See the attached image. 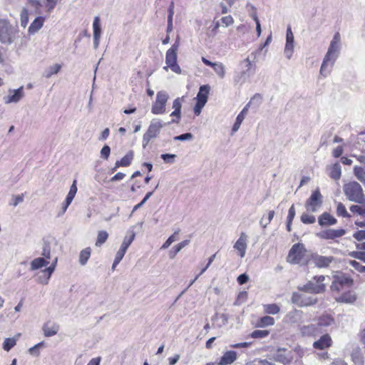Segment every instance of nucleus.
Masks as SVG:
<instances>
[{
    "label": "nucleus",
    "instance_id": "obj_14",
    "mask_svg": "<svg viewBox=\"0 0 365 365\" xmlns=\"http://www.w3.org/2000/svg\"><path fill=\"white\" fill-rule=\"evenodd\" d=\"M31 7L35 9L36 13H40V9L43 6V0H27ZM57 0H46V9L48 13H50L56 6Z\"/></svg>",
    "mask_w": 365,
    "mask_h": 365
},
{
    "label": "nucleus",
    "instance_id": "obj_33",
    "mask_svg": "<svg viewBox=\"0 0 365 365\" xmlns=\"http://www.w3.org/2000/svg\"><path fill=\"white\" fill-rule=\"evenodd\" d=\"M135 237V232L131 230H128L127 235L125 236L123 241L120 245V248L127 250L128 247L131 245Z\"/></svg>",
    "mask_w": 365,
    "mask_h": 365
},
{
    "label": "nucleus",
    "instance_id": "obj_59",
    "mask_svg": "<svg viewBox=\"0 0 365 365\" xmlns=\"http://www.w3.org/2000/svg\"><path fill=\"white\" fill-rule=\"evenodd\" d=\"M193 138V135L191 133H185L183 134H181L180 135L175 136L173 138L174 140H179V141H185V140H190Z\"/></svg>",
    "mask_w": 365,
    "mask_h": 365
},
{
    "label": "nucleus",
    "instance_id": "obj_53",
    "mask_svg": "<svg viewBox=\"0 0 365 365\" xmlns=\"http://www.w3.org/2000/svg\"><path fill=\"white\" fill-rule=\"evenodd\" d=\"M244 119L245 118L243 116V113H239L237 115V116L236 118V120H235V122L232 126V130L233 133L237 132L239 130Z\"/></svg>",
    "mask_w": 365,
    "mask_h": 365
},
{
    "label": "nucleus",
    "instance_id": "obj_4",
    "mask_svg": "<svg viewBox=\"0 0 365 365\" xmlns=\"http://www.w3.org/2000/svg\"><path fill=\"white\" fill-rule=\"evenodd\" d=\"M344 192L346 198L358 204H365V195L361 185L356 182H349L344 185Z\"/></svg>",
    "mask_w": 365,
    "mask_h": 365
},
{
    "label": "nucleus",
    "instance_id": "obj_24",
    "mask_svg": "<svg viewBox=\"0 0 365 365\" xmlns=\"http://www.w3.org/2000/svg\"><path fill=\"white\" fill-rule=\"evenodd\" d=\"M334 322L333 317L329 314H324L319 317L317 325L319 329L324 331V328L332 325Z\"/></svg>",
    "mask_w": 365,
    "mask_h": 365
},
{
    "label": "nucleus",
    "instance_id": "obj_27",
    "mask_svg": "<svg viewBox=\"0 0 365 365\" xmlns=\"http://www.w3.org/2000/svg\"><path fill=\"white\" fill-rule=\"evenodd\" d=\"M212 321L216 327L220 328L227 324L228 316L226 314L217 313L212 317Z\"/></svg>",
    "mask_w": 365,
    "mask_h": 365
},
{
    "label": "nucleus",
    "instance_id": "obj_29",
    "mask_svg": "<svg viewBox=\"0 0 365 365\" xmlns=\"http://www.w3.org/2000/svg\"><path fill=\"white\" fill-rule=\"evenodd\" d=\"M356 299V297L354 294H353L351 292L349 291L347 292H345L342 294L339 297L336 298V301L337 302H341V303H346V304H351L354 302Z\"/></svg>",
    "mask_w": 365,
    "mask_h": 365
},
{
    "label": "nucleus",
    "instance_id": "obj_48",
    "mask_svg": "<svg viewBox=\"0 0 365 365\" xmlns=\"http://www.w3.org/2000/svg\"><path fill=\"white\" fill-rule=\"evenodd\" d=\"M246 9H247L250 16H251L253 20H257L258 19L257 14V9L253 4H252L250 2L247 3Z\"/></svg>",
    "mask_w": 365,
    "mask_h": 365
},
{
    "label": "nucleus",
    "instance_id": "obj_7",
    "mask_svg": "<svg viewBox=\"0 0 365 365\" xmlns=\"http://www.w3.org/2000/svg\"><path fill=\"white\" fill-rule=\"evenodd\" d=\"M325 276H314L303 287H299V289L311 294H320L325 291L326 285L324 283Z\"/></svg>",
    "mask_w": 365,
    "mask_h": 365
},
{
    "label": "nucleus",
    "instance_id": "obj_50",
    "mask_svg": "<svg viewBox=\"0 0 365 365\" xmlns=\"http://www.w3.org/2000/svg\"><path fill=\"white\" fill-rule=\"evenodd\" d=\"M294 52V43L286 42L284 47V55L287 58L290 59Z\"/></svg>",
    "mask_w": 365,
    "mask_h": 365
},
{
    "label": "nucleus",
    "instance_id": "obj_30",
    "mask_svg": "<svg viewBox=\"0 0 365 365\" xmlns=\"http://www.w3.org/2000/svg\"><path fill=\"white\" fill-rule=\"evenodd\" d=\"M59 326L56 324H53L49 326V323H46L43 327V331L45 336L50 337L56 335L58 331Z\"/></svg>",
    "mask_w": 365,
    "mask_h": 365
},
{
    "label": "nucleus",
    "instance_id": "obj_58",
    "mask_svg": "<svg viewBox=\"0 0 365 365\" xmlns=\"http://www.w3.org/2000/svg\"><path fill=\"white\" fill-rule=\"evenodd\" d=\"M247 365H274V364L267 361V359H255L247 363Z\"/></svg>",
    "mask_w": 365,
    "mask_h": 365
},
{
    "label": "nucleus",
    "instance_id": "obj_55",
    "mask_svg": "<svg viewBox=\"0 0 365 365\" xmlns=\"http://www.w3.org/2000/svg\"><path fill=\"white\" fill-rule=\"evenodd\" d=\"M160 158L163 160V161L165 163L173 164V163H174V162L175 160L176 155L170 154V153H165V154H162L160 155Z\"/></svg>",
    "mask_w": 365,
    "mask_h": 365
},
{
    "label": "nucleus",
    "instance_id": "obj_23",
    "mask_svg": "<svg viewBox=\"0 0 365 365\" xmlns=\"http://www.w3.org/2000/svg\"><path fill=\"white\" fill-rule=\"evenodd\" d=\"M319 225L322 227L331 226L336 224L337 220L329 213L325 212L318 217Z\"/></svg>",
    "mask_w": 365,
    "mask_h": 365
},
{
    "label": "nucleus",
    "instance_id": "obj_63",
    "mask_svg": "<svg viewBox=\"0 0 365 365\" xmlns=\"http://www.w3.org/2000/svg\"><path fill=\"white\" fill-rule=\"evenodd\" d=\"M110 153V148L108 145H105L101 150V157L105 160H108Z\"/></svg>",
    "mask_w": 365,
    "mask_h": 365
},
{
    "label": "nucleus",
    "instance_id": "obj_42",
    "mask_svg": "<svg viewBox=\"0 0 365 365\" xmlns=\"http://www.w3.org/2000/svg\"><path fill=\"white\" fill-rule=\"evenodd\" d=\"M336 215L339 217H342L345 218H349L351 215L347 212L346 207L342 202H337L336 205Z\"/></svg>",
    "mask_w": 365,
    "mask_h": 365
},
{
    "label": "nucleus",
    "instance_id": "obj_17",
    "mask_svg": "<svg viewBox=\"0 0 365 365\" xmlns=\"http://www.w3.org/2000/svg\"><path fill=\"white\" fill-rule=\"evenodd\" d=\"M182 101V98H177L173 101V108H174V110L171 113L170 116L173 117L174 118H173L170 122H168V124L178 123L180 122L181 118V108Z\"/></svg>",
    "mask_w": 365,
    "mask_h": 365
},
{
    "label": "nucleus",
    "instance_id": "obj_34",
    "mask_svg": "<svg viewBox=\"0 0 365 365\" xmlns=\"http://www.w3.org/2000/svg\"><path fill=\"white\" fill-rule=\"evenodd\" d=\"M49 262L43 257H38L31 262V270L34 271L48 264Z\"/></svg>",
    "mask_w": 365,
    "mask_h": 365
},
{
    "label": "nucleus",
    "instance_id": "obj_1",
    "mask_svg": "<svg viewBox=\"0 0 365 365\" xmlns=\"http://www.w3.org/2000/svg\"><path fill=\"white\" fill-rule=\"evenodd\" d=\"M262 51V48L257 49L250 53V55L240 61L239 66L240 71L236 72L234 76V82L236 84L242 85L245 83L251 76L254 75L256 71L255 59Z\"/></svg>",
    "mask_w": 365,
    "mask_h": 365
},
{
    "label": "nucleus",
    "instance_id": "obj_21",
    "mask_svg": "<svg viewBox=\"0 0 365 365\" xmlns=\"http://www.w3.org/2000/svg\"><path fill=\"white\" fill-rule=\"evenodd\" d=\"M134 153L133 150L128 151L126 155L121 158L120 160H118L115 163L114 168L112 169V172L115 171L120 167H127L131 164L133 159Z\"/></svg>",
    "mask_w": 365,
    "mask_h": 365
},
{
    "label": "nucleus",
    "instance_id": "obj_52",
    "mask_svg": "<svg viewBox=\"0 0 365 365\" xmlns=\"http://www.w3.org/2000/svg\"><path fill=\"white\" fill-rule=\"evenodd\" d=\"M179 232L180 230H178L175 231L173 235H170L161 246V249L165 250L168 248L170 246V245L176 240L175 235H178Z\"/></svg>",
    "mask_w": 365,
    "mask_h": 365
},
{
    "label": "nucleus",
    "instance_id": "obj_49",
    "mask_svg": "<svg viewBox=\"0 0 365 365\" xmlns=\"http://www.w3.org/2000/svg\"><path fill=\"white\" fill-rule=\"evenodd\" d=\"M274 324V319L273 317L269 316H265L260 318L259 325L261 327H267L270 325H273Z\"/></svg>",
    "mask_w": 365,
    "mask_h": 365
},
{
    "label": "nucleus",
    "instance_id": "obj_43",
    "mask_svg": "<svg viewBox=\"0 0 365 365\" xmlns=\"http://www.w3.org/2000/svg\"><path fill=\"white\" fill-rule=\"evenodd\" d=\"M354 173L359 181L365 184V168L355 166L354 168Z\"/></svg>",
    "mask_w": 365,
    "mask_h": 365
},
{
    "label": "nucleus",
    "instance_id": "obj_47",
    "mask_svg": "<svg viewBox=\"0 0 365 365\" xmlns=\"http://www.w3.org/2000/svg\"><path fill=\"white\" fill-rule=\"evenodd\" d=\"M21 26L23 27H26L29 22V11L28 9L26 8H23L21 14Z\"/></svg>",
    "mask_w": 365,
    "mask_h": 365
},
{
    "label": "nucleus",
    "instance_id": "obj_9",
    "mask_svg": "<svg viewBox=\"0 0 365 365\" xmlns=\"http://www.w3.org/2000/svg\"><path fill=\"white\" fill-rule=\"evenodd\" d=\"M169 99L168 93L165 91H158L155 101L151 108V112L154 115H162L166 112V104Z\"/></svg>",
    "mask_w": 365,
    "mask_h": 365
},
{
    "label": "nucleus",
    "instance_id": "obj_64",
    "mask_svg": "<svg viewBox=\"0 0 365 365\" xmlns=\"http://www.w3.org/2000/svg\"><path fill=\"white\" fill-rule=\"evenodd\" d=\"M353 237L359 242L365 240V230H358L354 233Z\"/></svg>",
    "mask_w": 365,
    "mask_h": 365
},
{
    "label": "nucleus",
    "instance_id": "obj_16",
    "mask_svg": "<svg viewBox=\"0 0 365 365\" xmlns=\"http://www.w3.org/2000/svg\"><path fill=\"white\" fill-rule=\"evenodd\" d=\"M234 249L238 252V255L243 258L245 256L247 247V235L245 232H242L238 240L233 246Z\"/></svg>",
    "mask_w": 365,
    "mask_h": 365
},
{
    "label": "nucleus",
    "instance_id": "obj_31",
    "mask_svg": "<svg viewBox=\"0 0 365 365\" xmlns=\"http://www.w3.org/2000/svg\"><path fill=\"white\" fill-rule=\"evenodd\" d=\"M189 240H185L182 241L181 242L178 243L175 246H174L170 251H169V257L170 259H174L176 256V255L185 247L188 245L190 244Z\"/></svg>",
    "mask_w": 365,
    "mask_h": 365
},
{
    "label": "nucleus",
    "instance_id": "obj_11",
    "mask_svg": "<svg viewBox=\"0 0 365 365\" xmlns=\"http://www.w3.org/2000/svg\"><path fill=\"white\" fill-rule=\"evenodd\" d=\"M353 284V279L345 275L340 274L334 277V280L331 284V289L336 292H340L345 288H350Z\"/></svg>",
    "mask_w": 365,
    "mask_h": 365
},
{
    "label": "nucleus",
    "instance_id": "obj_51",
    "mask_svg": "<svg viewBox=\"0 0 365 365\" xmlns=\"http://www.w3.org/2000/svg\"><path fill=\"white\" fill-rule=\"evenodd\" d=\"M41 255L43 256V258L46 259H51V246L47 242H44L43 243Z\"/></svg>",
    "mask_w": 365,
    "mask_h": 365
},
{
    "label": "nucleus",
    "instance_id": "obj_41",
    "mask_svg": "<svg viewBox=\"0 0 365 365\" xmlns=\"http://www.w3.org/2000/svg\"><path fill=\"white\" fill-rule=\"evenodd\" d=\"M280 311V307L277 304H268L264 305V312L269 314H276Z\"/></svg>",
    "mask_w": 365,
    "mask_h": 365
},
{
    "label": "nucleus",
    "instance_id": "obj_32",
    "mask_svg": "<svg viewBox=\"0 0 365 365\" xmlns=\"http://www.w3.org/2000/svg\"><path fill=\"white\" fill-rule=\"evenodd\" d=\"M24 96V91L23 87H20L14 91V93L11 96L8 97V99L6 100V103H17L19 102Z\"/></svg>",
    "mask_w": 365,
    "mask_h": 365
},
{
    "label": "nucleus",
    "instance_id": "obj_20",
    "mask_svg": "<svg viewBox=\"0 0 365 365\" xmlns=\"http://www.w3.org/2000/svg\"><path fill=\"white\" fill-rule=\"evenodd\" d=\"M301 334L303 336H316L322 333L317 324H309L300 327Z\"/></svg>",
    "mask_w": 365,
    "mask_h": 365
},
{
    "label": "nucleus",
    "instance_id": "obj_39",
    "mask_svg": "<svg viewBox=\"0 0 365 365\" xmlns=\"http://www.w3.org/2000/svg\"><path fill=\"white\" fill-rule=\"evenodd\" d=\"M91 250L90 247H86L81 251L79 255V263L81 265H85L87 263L91 257Z\"/></svg>",
    "mask_w": 365,
    "mask_h": 365
},
{
    "label": "nucleus",
    "instance_id": "obj_35",
    "mask_svg": "<svg viewBox=\"0 0 365 365\" xmlns=\"http://www.w3.org/2000/svg\"><path fill=\"white\" fill-rule=\"evenodd\" d=\"M304 295L297 292H294L292 296V302L299 307L311 306L312 302H303Z\"/></svg>",
    "mask_w": 365,
    "mask_h": 365
},
{
    "label": "nucleus",
    "instance_id": "obj_37",
    "mask_svg": "<svg viewBox=\"0 0 365 365\" xmlns=\"http://www.w3.org/2000/svg\"><path fill=\"white\" fill-rule=\"evenodd\" d=\"M61 67V65L58 63H56L49 66L44 71L43 73V77L46 78H51L53 75L58 73L60 71Z\"/></svg>",
    "mask_w": 365,
    "mask_h": 365
},
{
    "label": "nucleus",
    "instance_id": "obj_45",
    "mask_svg": "<svg viewBox=\"0 0 365 365\" xmlns=\"http://www.w3.org/2000/svg\"><path fill=\"white\" fill-rule=\"evenodd\" d=\"M108 237V234L106 231L98 232L96 245L98 247L101 246L107 240Z\"/></svg>",
    "mask_w": 365,
    "mask_h": 365
},
{
    "label": "nucleus",
    "instance_id": "obj_5",
    "mask_svg": "<svg viewBox=\"0 0 365 365\" xmlns=\"http://www.w3.org/2000/svg\"><path fill=\"white\" fill-rule=\"evenodd\" d=\"M296 354L302 357L303 354L302 349L299 347L292 350L282 348L277 349V352L274 354L273 359L274 361L282 363L284 365H288L294 360Z\"/></svg>",
    "mask_w": 365,
    "mask_h": 365
},
{
    "label": "nucleus",
    "instance_id": "obj_54",
    "mask_svg": "<svg viewBox=\"0 0 365 365\" xmlns=\"http://www.w3.org/2000/svg\"><path fill=\"white\" fill-rule=\"evenodd\" d=\"M301 221L304 224H313L316 221V218L314 215H310L307 213H303L301 215Z\"/></svg>",
    "mask_w": 365,
    "mask_h": 365
},
{
    "label": "nucleus",
    "instance_id": "obj_15",
    "mask_svg": "<svg viewBox=\"0 0 365 365\" xmlns=\"http://www.w3.org/2000/svg\"><path fill=\"white\" fill-rule=\"evenodd\" d=\"M346 232L344 229H328L317 233V235L324 240H334L344 236Z\"/></svg>",
    "mask_w": 365,
    "mask_h": 365
},
{
    "label": "nucleus",
    "instance_id": "obj_28",
    "mask_svg": "<svg viewBox=\"0 0 365 365\" xmlns=\"http://www.w3.org/2000/svg\"><path fill=\"white\" fill-rule=\"evenodd\" d=\"M210 91V86L208 85H203L200 87V90L197 94V101L206 103L207 101V96Z\"/></svg>",
    "mask_w": 365,
    "mask_h": 365
},
{
    "label": "nucleus",
    "instance_id": "obj_6",
    "mask_svg": "<svg viewBox=\"0 0 365 365\" xmlns=\"http://www.w3.org/2000/svg\"><path fill=\"white\" fill-rule=\"evenodd\" d=\"M168 125V123H163L160 119L154 118L150 121L147 131L143 136V147L145 148L148 145L149 142L158 137L160 134L163 127Z\"/></svg>",
    "mask_w": 365,
    "mask_h": 365
},
{
    "label": "nucleus",
    "instance_id": "obj_60",
    "mask_svg": "<svg viewBox=\"0 0 365 365\" xmlns=\"http://www.w3.org/2000/svg\"><path fill=\"white\" fill-rule=\"evenodd\" d=\"M351 257L359 259L365 262V252L361 251H353L349 253Z\"/></svg>",
    "mask_w": 365,
    "mask_h": 365
},
{
    "label": "nucleus",
    "instance_id": "obj_22",
    "mask_svg": "<svg viewBox=\"0 0 365 365\" xmlns=\"http://www.w3.org/2000/svg\"><path fill=\"white\" fill-rule=\"evenodd\" d=\"M237 352L235 351H227L220 358L218 365H229L236 361Z\"/></svg>",
    "mask_w": 365,
    "mask_h": 365
},
{
    "label": "nucleus",
    "instance_id": "obj_18",
    "mask_svg": "<svg viewBox=\"0 0 365 365\" xmlns=\"http://www.w3.org/2000/svg\"><path fill=\"white\" fill-rule=\"evenodd\" d=\"M303 312L298 309H294L288 312L284 318V322L287 324H294L303 322Z\"/></svg>",
    "mask_w": 365,
    "mask_h": 365
},
{
    "label": "nucleus",
    "instance_id": "obj_13",
    "mask_svg": "<svg viewBox=\"0 0 365 365\" xmlns=\"http://www.w3.org/2000/svg\"><path fill=\"white\" fill-rule=\"evenodd\" d=\"M310 259L315 267L320 269L329 268L331 264L336 262V259L333 256H323L317 253L312 254Z\"/></svg>",
    "mask_w": 365,
    "mask_h": 365
},
{
    "label": "nucleus",
    "instance_id": "obj_61",
    "mask_svg": "<svg viewBox=\"0 0 365 365\" xmlns=\"http://www.w3.org/2000/svg\"><path fill=\"white\" fill-rule=\"evenodd\" d=\"M349 264L354 267L355 269L358 270L359 272L363 273L365 272V266H363L359 262L355 260H350Z\"/></svg>",
    "mask_w": 365,
    "mask_h": 365
},
{
    "label": "nucleus",
    "instance_id": "obj_56",
    "mask_svg": "<svg viewBox=\"0 0 365 365\" xmlns=\"http://www.w3.org/2000/svg\"><path fill=\"white\" fill-rule=\"evenodd\" d=\"M269 331L267 330H255L252 332L251 336L255 339H262L268 336Z\"/></svg>",
    "mask_w": 365,
    "mask_h": 365
},
{
    "label": "nucleus",
    "instance_id": "obj_62",
    "mask_svg": "<svg viewBox=\"0 0 365 365\" xmlns=\"http://www.w3.org/2000/svg\"><path fill=\"white\" fill-rule=\"evenodd\" d=\"M43 345H44V343L43 341L39 342V343L36 344V345H34V346L31 347L29 349V352L32 355L38 356L39 355L38 349H39V348L43 346Z\"/></svg>",
    "mask_w": 365,
    "mask_h": 365
},
{
    "label": "nucleus",
    "instance_id": "obj_26",
    "mask_svg": "<svg viewBox=\"0 0 365 365\" xmlns=\"http://www.w3.org/2000/svg\"><path fill=\"white\" fill-rule=\"evenodd\" d=\"M57 263V258H55L54 261L52 262V264L45 269L42 270L41 272L43 274H46V277L44 279H42V277L39 278V283L43 284H46L48 282V279H50L51 274L54 272V269L56 268Z\"/></svg>",
    "mask_w": 365,
    "mask_h": 365
},
{
    "label": "nucleus",
    "instance_id": "obj_8",
    "mask_svg": "<svg viewBox=\"0 0 365 365\" xmlns=\"http://www.w3.org/2000/svg\"><path fill=\"white\" fill-rule=\"evenodd\" d=\"M180 46L179 37L177 38L175 43L167 51L165 55V63L167 66L169 67L172 71L176 73H181V68L177 63V51Z\"/></svg>",
    "mask_w": 365,
    "mask_h": 365
},
{
    "label": "nucleus",
    "instance_id": "obj_46",
    "mask_svg": "<svg viewBox=\"0 0 365 365\" xmlns=\"http://www.w3.org/2000/svg\"><path fill=\"white\" fill-rule=\"evenodd\" d=\"M16 344V339L15 338H6L3 343V349L9 351H10Z\"/></svg>",
    "mask_w": 365,
    "mask_h": 365
},
{
    "label": "nucleus",
    "instance_id": "obj_2",
    "mask_svg": "<svg viewBox=\"0 0 365 365\" xmlns=\"http://www.w3.org/2000/svg\"><path fill=\"white\" fill-rule=\"evenodd\" d=\"M339 44L340 36L339 33H336L331 41L329 47L320 68V73L324 76H327L330 73L331 68L334 66L339 56L340 50Z\"/></svg>",
    "mask_w": 365,
    "mask_h": 365
},
{
    "label": "nucleus",
    "instance_id": "obj_57",
    "mask_svg": "<svg viewBox=\"0 0 365 365\" xmlns=\"http://www.w3.org/2000/svg\"><path fill=\"white\" fill-rule=\"evenodd\" d=\"M274 216V210H270L269 212H268V215H267V222L266 223H264V216L262 217V218L261 219L259 223L261 225V226L263 227V228H265L269 223L272 220L273 217Z\"/></svg>",
    "mask_w": 365,
    "mask_h": 365
},
{
    "label": "nucleus",
    "instance_id": "obj_40",
    "mask_svg": "<svg viewBox=\"0 0 365 365\" xmlns=\"http://www.w3.org/2000/svg\"><path fill=\"white\" fill-rule=\"evenodd\" d=\"M93 38H101V24H100V18L98 16H96L93 19Z\"/></svg>",
    "mask_w": 365,
    "mask_h": 365
},
{
    "label": "nucleus",
    "instance_id": "obj_36",
    "mask_svg": "<svg viewBox=\"0 0 365 365\" xmlns=\"http://www.w3.org/2000/svg\"><path fill=\"white\" fill-rule=\"evenodd\" d=\"M341 176V165L339 163H336L331 167L329 177L335 180L340 179Z\"/></svg>",
    "mask_w": 365,
    "mask_h": 365
},
{
    "label": "nucleus",
    "instance_id": "obj_44",
    "mask_svg": "<svg viewBox=\"0 0 365 365\" xmlns=\"http://www.w3.org/2000/svg\"><path fill=\"white\" fill-rule=\"evenodd\" d=\"M212 68L220 78H223L225 77V67L222 63H215Z\"/></svg>",
    "mask_w": 365,
    "mask_h": 365
},
{
    "label": "nucleus",
    "instance_id": "obj_25",
    "mask_svg": "<svg viewBox=\"0 0 365 365\" xmlns=\"http://www.w3.org/2000/svg\"><path fill=\"white\" fill-rule=\"evenodd\" d=\"M43 22L44 18L43 16L36 17L29 27V34L31 35L36 34L40 29L42 28Z\"/></svg>",
    "mask_w": 365,
    "mask_h": 365
},
{
    "label": "nucleus",
    "instance_id": "obj_3",
    "mask_svg": "<svg viewBox=\"0 0 365 365\" xmlns=\"http://www.w3.org/2000/svg\"><path fill=\"white\" fill-rule=\"evenodd\" d=\"M17 25L11 24L6 19H0V42L3 44L13 43L19 36Z\"/></svg>",
    "mask_w": 365,
    "mask_h": 365
},
{
    "label": "nucleus",
    "instance_id": "obj_12",
    "mask_svg": "<svg viewBox=\"0 0 365 365\" xmlns=\"http://www.w3.org/2000/svg\"><path fill=\"white\" fill-rule=\"evenodd\" d=\"M322 195L317 188L306 201L305 207L308 212H315L322 206Z\"/></svg>",
    "mask_w": 365,
    "mask_h": 365
},
{
    "label": "nucleus",
    "instance_id": "obj_38",
    "mask_svg": "<svg viewBox=\"0 0 365 365\" xmlns=\"http://www.w3.org/2000/svg\"><path fill=\"white\" fill-rule=\"evenodd\" d=\"M350 211L355 215L365 218V204L352 205L349 207Z\"/></svg>",
    "mask_w": 365,
    "mask_h": 365
},
{
    "label": "nucleus",
    "instance_id": "obj_10",
    "mask_svg": "<svg viewBox=\"0 0 365 365\" xmlns=\"http://www.w3.org/2000/svg\"><path fill=\"white\" fill-rule=\"evenodd\" d=\"M305 252L303 244H294L289 252L287 262L292 264H299L305 255Z\"/></svg>",
    "mask_w": 365,
    "mask_h": 365
},
{
    "label": "nucleus",
    "instance_id": "obj_19",
    "mask_svg": "<svg viewBox=\"0 0 365 365\" xmlns=\"http://www.w3.org/2000/svg\"><path fill=\"white\" fill-rule=\"evenodd\" d=\"M331 336L328 334H326L314 342L313 347L316 349L323 350L331 346Z\"/></svg>",
    "mask_w": 365,
    "mask_h": 365
}]
</instances>
